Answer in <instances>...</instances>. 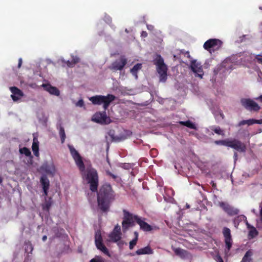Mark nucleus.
<instances>
[{
  "label": "nucleus",
  "instance_id": "f257e3e1",
  "mask_svg": "<svg viewBox=\"0 0 262 262\" xmlns=\"http://www.w3.org/2000/svg\"><path fill=\"white\" fill-rule=\"evenodd\" d=\"M115 96L112 94H108L107 96L96 95L91 97L89 100L94 105H101L103 104L104 111L103 112L96 113L92 118V120L95 122L101 124H108L111 123L110 117H107L105 111L108 108L110 103L115 99Z\"/></svg>",
  "mask_w": 262,
  "mask_h": 262
},
{
  "label": "nucleus",
  "instance_id": "f03ea898",
  "mask_svg": "<svg viewBox=\"0 0 262 262\" xmlns=\"http://www.w3.org/2000/svg\"><path fill=\"white\" fill-rule=\"evenodd\" d=\"M115 194L111 186L108 184H104L97 194L98 204L103 211L107 210L111 202L115 200Z\"/></svg>",
  "mask_w": 262,
  "mask_h": 262
},
{
  "label": "nucleus",
  "instance_id": "7ed1b4c3",
  "mask_svg": "<svg viewBox=\"0 0 262 262\" xmlns=\"http://www.w3.org/2000/svg\"><path fill=\"white\" fill-rule=\"evenodd\" d=\"M79 169L84 178L90 184V189L92 192H97L98 189L99 179L97 170L88 166L86 168L85 165H79Z\"/></svg>",
  "mask_w": 262,
  "mask_h": 262
},
{
  "label": "nucleus",
  "instance_id": "20e7f679",
  "mask_svg": "<svg viewBox=\"0 0 262 262\" xmlns=\"http://www.w3.org/2000/svg\"><path fill=\"white\" fill-rule=\"evenodd\" d=\"M157 73L159 74L160 81L165 82L167 78L168 68L160 55H157L154 60Z\"/></svg>",
  "mask_w": 262,
  "mask_h": 262
},
{
  "label": "nucleus",
  "instance_id": "39448f33",
  "mask_svg": "<svg viewBox=\"0 0 262 262\" xmlns=\"http://www.w3.org/2000/svg\"><path fill=\"white\" fill-rule=\"evenodd\" d=\"M123 218L122 222V230L125 232L130 227L135 225V222H136L137 215H134L130 214L126 210H123Z\"/></svg>",
  "mask_w": 262,
  "mask_h": 262
},
{
  "label": "nucleus",
  "instance_id": "423d86ee",
  "mask_svg": "<svg viewBox=\"0 0 262 262\" xmlns=\"http://www.w3.org/2000/svg\"><path fill=\"white\" fill-rule=\"evenodd\" d=\"M241 103L245 108L251 112H257L260 109L259 105L253 100L250 98H242L241 100Z\"/></svg>",
  "mask_w": 262,
  "mask_h": 262
},
{
  "label": "nucleus",
  "instance_id": "0eeeda50",
  "mask_svg": "<svg viewBox=\"0 0 262 262\" xmlns=\"http://www.w3.org/2000/svg\"><path fill=\"white\" fill-rule=\"evenodd\" d=\"M95 243L97 248L104 254L110 256L107 248L102 242V237L100 231L98 230L95 232Z\"/></svg>",
  "mask_w": 262,
  "mask_h": 262
},
{
  "label": "nucleus",
  "instance_id": "6e6552de",
  "mask_svg": "<svg viewBox=\"0 0 262 262\" xmlns=\"http://www.w3.org/2000/svg\"><path fill=\"white\" fill-rule=\"evenodd\" d=\"M222 45V42L218 39H210L207 40L203 45L204 48L210 52L211 50L213 51L219 50Z\"/></svg>",
  "mask_w": 262,
  "mask_h": 262
},
{
  "label": "nucleus",
  "instance_id": "1a4fd4ad",
  "mask_svg": "<svg viewBox=\"0 0 262 262\" xmlns=\"http://www.w3.org/2000/svg\"><path fill=\"white\" fill-rule=\"evenodd\" d=\"M223 234L225 238V251L227 253L230 251L232 245V239L230 229L227 227H224L223 229Z\"/></svg>",
  "mask_w": 262,
  "mask_h": 262
},
{
  "label": "nucleus",
  "instance_id": "9d476101",
  "mask_svg": "<svg viewBox=\"0 0 262 262\" xmlns=\"http://www.w3.org/2000/svg\"><path fill=\"white\" fill-rule=\"evenodd\" d=\"M229 147L233 148L239 152H245L246 150V145L244 143L237 139L230 140Z\"/></svg>",
  "mask_w": 262,
  "mask_h": 262
},
{
  "label": "nucleus",
  "instance_id": "9b49d317",
  "mask_svg": "<svg viewBox=\"0 0 262 262\" xmlns=\"http://www.w3.org/2000/svg\"><path fill=\"white\" fill-rule=\"evenodd\" d=\"M126 63L127 59L124 56H121L119 59L114 61L109 69L114 71H121L124 68Z\"/></svg>",
  "mask_w": 262,
  "mask_h": 262
},
{
  "label": "nucleus",
  "instance_id": "f8f14e48",
  "mask_svg": "<svg viewBox=\"0 0 262 262\" xmlns=\"http://www.w3.org/2000/svg\"><path fill=\"white\" fill-rule=\"evenodd\" d=\"M190 69L195 74V76L202 78L204 72L201 63L197 62L196 60H192L190 62Z\"/></svg>",
  "mask_w": 262,
  "mask_h": 262
},
{
  "label": "nucleus",
  "instance_id": "ddd939ff",
  "mask_svg": "<svg viewBox=\"0 0 262 262\" xmlns=\"http://www.w3.org/2000/svg\"><path fill=\"white\" fill-rule=\"evenodd\" d=\"M120 227L119 225L115 226L113 231L109 234V241L113 242H117L121 238Z\"/></svg>",
  "mask_w": 262,
  "mask_h": 262
},
{
  "label": "nucleus",
  "instance_id": "4468645a",
  "mask_svg": "<svg viewBox=\"0 0 262 262\" xmlns=\"http://www.w3.org/2000/svg\"><path fill=\"white\" fill-rule=\"evenodd\" d=\"M220 206L229 215L233 216L236 215L239 212L238 209L228 204L222 202L220 204Z\"/></svg>",
  "mask_w": 262,
  "mask_h": 262
},
{
  "label": "nucleus",
  "instance_id": "2eb2a0df",
  "mask_svg": "<svg viewBox=\"0 0 262 262\" xmlns=\"http://www.w3.org/2000/svg\"><path fill=\"white\" fill-rule=\"evenodd\" d=\"M10 89L12 93L11 95V97L14 101L18 100L24 96L23 92L16 86H12Z\"/></svg>",
  "mask_w": 262,
  "mask_h": 262
},
{
  "label": "nucleus",
  "instance_id": "dca6fc26",
  "mask_svg": "<svg viewBox=\"0 0 262 262\" xmlns=\"http://www.w3.org/2000/svg\"><path fill=\"white\" fill-rule=\"evenodd\" d=\"M69 149L70 150L71 154L73 159H74L76 164H84L81 156L80 155L79 152L74 148V147L70 146Z\"/></svg>",
  "mask_w": 262,
  "mask_h": 262
},
{
  "label": "nucleus",
  "instance_id": "f3484780",
  "mask_svg": "<svg viewBox=\"0 0 262 262\" xmlns=\"http://www.w3.org/2000/svg\"><path fill=\"white\" fill-rule=\"evenodd\" d=\"M40 182L42 187L43 193L45 196L48 195V190L50 186V181L48 178L43 175L40 179Z\"/></svg>",
  "mask_w": 262,
  "mask_h": 262
},
{
  "label": "nucleus",
  "instance_id": "a211bd4d",
  "mask_svg": "<svg viewBox=\"0 0 262 262\" xmlns=\"http://www.w3.org/2000/svg\"><path fill=\"white\" fill-rule=\"evenodd\" d=\"M41 86L43 88L44 90L48 92L50 94L58 96L60 95L59 90L55 87L52 86L50 84L43 83Z\"/></svg>",
  "mask_w": 262,
  "mask_h": 262
},
{
  "label": "nucleus",
  "instance_id": "6ab92c4d",
  "mask_svg": "<svg viewBox=\"0 0 262 262\" xmlns=\"http://www.w3.org/2000/svg\"><path fill=\"white\" fill-rule=\"evenodd\" d=\"M136 222L140 225L141 229L144 231H150L152 229L150 225L142 220L139 216L136 217Z\"/></svg>",
  "mask_w": 262,
  "mask_h": 262
},
{
  "label": "nucleus",
  "instance_id": "aec40b11",
  "mask_svg": "<svg viewBox=\"0 0 262 262\" xmlns=\"http://www.w3.org/2000/svg\"><path fill=\"white\" fill-rule=\"evenodd\" d=\"M241 61L245 64L248 63H251L255 59L253 58V55L249 53H244L243 54V57L241 58Z\"/></svg>",
  "mask_w": 262,
  "mask_h": 262
},
{
  "label": "nucleus",
  "instance_id": "412c9836",
  "mask_svg": "<svg viewBox=\"0 0 262 262\" xmlns=\"http://www.w3.org/2000/svg\"><path fill=\"white\" fill-rule=\"evenodd\" d=\"M136 253L137 255L151 254L153 253V251L149 246H146L138 249Z\"/></svg>",
  "mask_w": 262,
  "mask_h": 262
},
{
  "label": "nucleus",
  "instance_id": "4be33fe9",
  "mask_svg": "<svg viewBox=\"0 0 262 262\" xmlns=\"http://www.w3.org/2000/svg\"><path fill=\"white\" fill-rule=\"evenodd\" d=\"M32 149L34 155L38 157L39 156V142L36 138L33 139Z\"/></svg>",
  "mask_w": 262,
  "mask_h": 262
},
{
  "label": "nucleus",
  "instance_id": "5701e85b",
  "mask_svg": "<svg viewBox=\"0 0 262 262\" xmlns=\"http://www.w3.org/2000/svg\"><path fill=\"white\" fill-rule=\"evenodd\" d=\"M42 168L45 169L46 172L49 174L53 175L56 171L54 165H45V166L43 167Z\"/></svg>",
  "mask_w": 262,
  "mask_h": 262
},
{
  "label": "nucleus",
  "instance_id": "b1692460",
  "mask_svg": "<svg viewBox=\"0 0 262 262\" xmlns=\"http://www.w3.org/2000/svg\"><path fill=\"white\" fill-rule=\"evenodd\" d=\"M253 252L251 250L248 251L243 257L241 262H251Z\"/></svg>",
  "mask_w": 262,
  "mask_h": 262
},
{
  "label": "nucleus",
  "instance_id": "393cba45",
  "mask_svg": "<svg viewBox=\"0 0 262 262\" xmlns=\"http://www.w3.org/2000/svg\"><path fill=\"white\" fill-rule=\"evenodd\" d=\"M52 201L51 198L48 200L46 199L45 203L42 205L43 210H49L52 205Z\"/></svg>",
  "mask_w": 262,
  "mask_h": 262
},
{
  "label": "nucleus",
  "instance_id": "a878e982",
  "mask_svg": "<svg viewBox=\"0 0 262 262\" xmlns=\"http://www.w3.org/2000/svg\"><path fill=\"white\" fill-rule=\"evenodd\" d=\"M254 124V119H250L247 120H242L238 123V125L241 126L245 124L248 125H251Z\"/></svg>",
  "mask_w": 262,
  "mask_h": 262
},
{
  "label": "nucleus",
  "instance_id": "bb28decb",
  "mask_svg": "<svg viewBox=\"0 0 262 262\" xmlns=\"http://www.w3.org/2000/svg\"><path fill=\"white\" fill-rule=\"evenodd\" d=\"M19 150L21 154H24L27 157H30L31 155L30 149L26 147L20 148Z\"/></svg>",
  "mask_w": 262,
  "mask_h": 262
},
{
  "label": "nucleus",
  "instance_id": "cd10ccee",
  "mask_svg": "<svg viewBox=\"0 0 262 262\" xmlns=\"http://www.w3.org/2000/svg\"><path fill=\"white\" fill-rule=\"evenodd\" d=\"M59 134L61 138V142L62 143H63L65 141L66 136L64 132V129L63 127H60Z\"/></svg>",
  "mask_w": 262,
  "mask_h": 262
},
{
  "label": "nucleus",
  "instance_id": "c85d7f7f",
  "mask_svg": "<svg viewBox=\"0 0 262 262\" xmlns=\"http://www.w3.org/2000/svg\"><path fill=\"white\" fill-rule=\"evenodd\" d=\"M230 141V139L217 140V141H215V144H218V145H222L229 147Z\"/></svg>",
  "mask_w": 262,
  "mask_h": 262
},
{
  "label": "nucleus",
  "instance_id": "c756f323",
  "mask_svg": "<svg viewBox=\"0 0 262 262\" xmlns=\"http://www.w3.org/2000/svg\"><path fill=\"white\" fill-rule=\"evenodd\" d=\"M174 253L181 256V257H184L186 253V251L180 248H176L174 249Z\"/></svg>",
  "mask_w": 262,
  "mask_h": 262
},
{
  "label": "nucleus",
  "instance_id": "7c9ffc66",
  "mask_svg": "<svg viewBox=\"0 0 262 262\" xmlns=\"http://www.w3.org/2000/svg\"><path fill=\"white\" fill-rule=\"evenodd\" d=\"M176 172L180 174H183L185 172L183 170H182V168H184L183 167V165H174L173 166Z\"/></svg>",
  "mask_w": 262,
  "mask_h": 262
},
{
  "label": "nucleus",
  "instance_id": "2f4dec72",
  "mask_svg": "<svg viewBox=\"0 0 262 262\" xmlns=\"http://www.w3.org/2000/svg\"><path fill=\"white\" fill-rule=\"evenodd\" d=\"M257 235V231L256 229L254 227H251L249 232V237L250 238H252Z\"/></svg>",
  "mask_w": 262,
  "mask_h": 262
},
{
  "label": "nucleus",
  "instance_id": "473e14b6",
  "mask_svg": "<svg viewBox=\"0 0 262 262\" xmlns=\"http://www.w3.org/2000/svg\"><path fill=\"white\" fill-rule=\"evenodd\" d=\"M141 68L142 64L140 63H137L130 70V72L133 74H136L139 70L141 69Z\"/></svg>",
  "mask_w": 262,
  "mask_h": 262
},
{
  "label": "nucleus",
  "instance_id": "72a5a7b5",
  "mask_svg": "<svg viewBox=\"0 0 262 262\" xmlns=\"http://www.w3.org/2000/svg\"><path fill=\"white\" fill-rule=\"evenodd\" d=\"M212 130L216 134L218 135H224V132L220 127L217 126L212 129Z\"/></svg>",
  "mask_w": 262,
  "mask_h": 262
},
{
  "label": "nucleus",
  "instance_id": "f704fd0d",
  "mask_svg": "<svg viewBox=\"0 0 262 262\" xmlns=\"http://www.w3.org/2000/svg\"><path fill=\"white\" fill-rule=\"evenodd\" d=\"M185 126L189 127L190 128H191V129L195 128V125L189 120L187 121V123L186 124Z\"/></svg>",
  "mask_w": 262,
  "mask_h": 262
},
{
  "label": "nucleus",
  "instance_id": "c9c22d12",
  "mask_svg": "<svg viewBox=\"0 0 262 262\" xmlns=\"http://www.w3.org/2000/svg\"><path fill=\"white\" fill-rule=\"evenodd\" d=\"M77 63H78L77 59H76V60H74V61H69V60H68L67 62V65L69 67H73Z\"/></svg>",
  "mask_w": 262,
  "mask_h": 262
},
{
  "label": "nucleus",
  "instance_id": "e433bc0d",
  "mask_svg": "<svg viewBox=\"0 0 262 262\" xmlns=\"http://www.w3.org/2000/svg\"><path fill=\"white\" fill-rule=\"evenodd\" d=\"M137 241H138V239L134 238L129 242V249H133L134 246L137 244Z\"/></svg>",
  "mask_w": 262,
  "mask_h": 262
},
{
  "label": "nucleus",
  "instance_id": "4c0bfd02",
  "mask_svg": "<svg viewBox=\"0 0 262 262\" xmlns=\"http://www.w3.org/2000/svg\"><path fill=\"white\" fill-rule=\"evenodd\" d=\"M254 59L256 60V61L259 63L262 64V55H257L254 57Z\"/></svg>",
  "mask_w": 262,
  "mask_h": 262
},
{
  "label": "nucleus",
  "instance_id": "58836bf2",
  "mask_svg": "<svg viewBox=\"0 0 262 262\" xmlns=\"http://www.w3.org/2000/svg\"><path fill=\"white\" fill-rule=\"evenodd\" d=\"M150 154L152 157H155L158 155V150L155 148H152L150 151Z\"/></svg>",
  "mask_w": 262,
  "mask_h": 262
},
{
  "label": "nucleus",
  "instance_id": "ea45409f",
  "mask_svg": "<svg viewBox=\"0 0 262 262\" xmlns=\"http://www.w3.org/2000/svg\"><path fill=\"white\" fill-rule=\"evenodd\" d=\"M90 262H104L100 257H96L90 260Z\"/></svg>",
  "mask_w": 262,
  "mask_h": 262
},
{
  "label": "nucleus",
  "instance_id": "a19ab883",
  "mask_svg": "<svg viewBox=\"0 0 262 262\" xmlns=\"http://www.w3.org/2000/svg\"><path fill=\"white\" fill-rule=\"evenodd\" d=\"M76 105L80 107H82L84 106V101L82 99H80L76 103Z\"/></svg>",
  "mask_w": 262,
  "mask_h": 262
},
{
  "label": "nucleus",
  "instance_id": "79ce46f5",
  "mask_svg": "<svg viewBox=\"0 0 262 262\" xmlns=\"http://www.w3.org/2000/svg\"><path fill=\"white\" fill-rule=\"evenodd\" d=\"M109 135L110 136H111L113 140H114V141H120V139H119V138H116V137H114V134H112V131H110L108 133Z\"/></svg>",
  "mask_w": 262,
  "mask_h": 262
},
{
  "label": "nucleus",
  "instance_id": "37998d69",
  "mask_svg": "<svg viewBox=\"0 0 262 262\" xmlns=\"http://www.w3.org/2000/svg\"><path fill=\"white\" fill-rule=\"evenodd\" d=\"M215 260L216 262H224L222 258L219 255L215 256Z\"/></svg>",
  "mask_w": 262,
  "mask_h": 262
},
{
  "label": "nucleus",
  "instance_id": "c03bdc74",
  "mask_svg": "<svg viewBox=\"0 0 262 262\" xmlns=\"http://www.w3.org/2000/svg\"><path fill=\"white\" fill-rule=\"evenodd\" d=\"M183 167H184V168H182V170H183L185 172L183 173L182 174H185L187 173V170L189 169V167L188 166V165H183Z\"/></svg>",
  "mask_w": 262,
  "mask_h": 262
},
{
  "label": "nucleus",
  "instance_id": "a18cd8bd",
  "mask_svg": "<svg viewBox=\"0 0 262 262\" xmlns=\"http://www.w3.org/2000/svg\"><path fill=\"white\" fill-rule=\"evenodd\" d=\"M149 161L147 159L145 158H143L140 159L139 162L140 164H142V163H148Z\"/></svg>",
  "mask_w": 262,
  "mask_h": 262
},
{
  "label": "nucleus",
  "instance_id": "49530a36",
  "mask_svg": "<svg viewBox=\"0 0 262 262\" xmlns=\"http://www.w3.org/2000/svg\"><path fill=\"white\" fill-rule=\"evenodd\" d=\"M146 27H147V28L148 30L149 31H152L154 30V26L151 25H146Z\"/></svg>",
  "mask_w": 262,
  "mask_h": 262
},
{
  "label": "nucleus",
  "instance_id": "de8ad7c7",
  "mask_svg": "<svg viewBox=\"0 0 262 262\" xmlns=\"http://www.w3.org/2000/svg\"><path fill=\"white\" fill-rule=\"evenodd\" d=\"M254 124H262V119L256 120L254 119Z\"/></svg>",
  "mask_w": 262,
  "mask_h": 262
},
{
  "label": "nucleus",
  "instance_id": "09e8293b",
  "mask_svg": "<svg viewBox=\"0 0 262 262\" xmlns=\"http://www.w3.org/2000/svg\"><path fill=\"white\" fill-rule=\"evenodd\" d=\"M141 36L142 37H146L147 36V33L146 31H142Z\"/></svg>",
  "mask_w": 262,
  "mask_h": 262
},
{
  "label": "nucleus",
  "instance_id": "8fccbe9b",
  "mask_svg": "<svg viewBox=\"0 0 262 262\" xmlns=\"http://www.w3.org/2000/svg\"><path fill=\"white\" fill-rule=\"evenodd\" d=\"M23 63V60L21 58H19L18 59V68H20L21 66Z\"/></svg>",
  "mask_w": 262,
  "mask_h": 262
},
{
  "label": "nucleus",
  "instance_id": "3c124183",
  "mask_svg": "<svg viewBox=\"0 0 262 262\" xmlns=\"http://www.w3.org/2000/svg\"><path fill=\"white\" fill-rule=\"evenodd\" d=\"M255 99L262 103V95H260L259 96L255 98Z\"/></svg>",
  "mask_w": 262,
  "mask_h": 262
},
{
  "label": "nucleus",
  "instance_id": "603ef678",
  "mask_svg": "<svg viewBox=\"0 0 262 262\" xmlns=\"http://www.w3.org/2000/svg\"><path fill=\"white\" fill-rule=\"evenodd\" d=\"M106 173L108 175L111 176L113 179H115L116 178V176L111 173L110 172L107 171Z\"/></svg>",
  "mask_w": 262,
  "mask_h": 262
},
{
  "label": "nucleus",
  "instance_id": "864d4df0",
  "mask_svg": "<svg viewBox=\"0 0 262 262\" xmlns=\"http://www.w3.org/2000/svg\"><path fill=\"white\" fill-rule=\"evenodd\" d=\"M234 163H236V161L237 160V154L236 152H234Z\"/></svg>",
  "mask_w": 262,
  "mask_h": 262
},
{
  "label": "nucleus",
  "instance_id": "5fc2aeb1",
  "mask_svg": "<svg viewBox=\"0 0 262 262\" xmlns=\"http://www.w3.org/2000/svg\"><path fill=\"white\" fill-rule=\"evenodd\" d=\"M187 123V121H179V123L181 125H184V126H185L186 125V124Z\"/></svg>",
  "mask_w": 262,
  "mask_h": 262
},
{
  "label": "nucleus",
  "instance_id": "6e6d98bb",
  "mask_svg": "<svg viewBox=\"0 0 262 262\" xmlns=\"http://www.w3.org/2000/svg\"><path fill=\"white\" fill-rule=\"evenodd\" d=\"M123 168L124 169H129L130 168V165L127 164V165H123Z\"/></svg>",
  "mask_w": 262,
  "mask_h": 262
},
{
  "label": "nucleus",
  "instance_id": "4d7b16f0",
  "mask_svg": "<svg viewBox=\"0 0 262 262\" xmlns=\"http://www.w3.org/2000/svg\"><path fill=\"white\" fill-rule=\"evenodd\" d=\"M134 234L135 236V239H138V233L137 231H135L134 232Z\"/></svg>",
  "mask_w": 262,
  "mask_h": 262
},
{
  "label": "nucleus",
  "instance_id": "13d9d810",
  "mask_svg": "<svg viewBox=\"0 0 262 262\" xmlns=\"http://www.w3.org/2000/svg\"><path fill=\"white\" fill-rule=\"evenodd\" d=\"M76 59H77V60H78V62H79V59L78 57H75L73 58V59H72V61L76 60Z\"/></svg>",
  "mask_w": 262,
  "mask_h": 262
},
{
  "label": "nucleus",
  "instance_id": "bf43d9fd",
  "mask_svg": "<svg viewBox=\"0 0 262 262\" xmlns=\"http://www.w3.org/2000/svg\"><path fill=\"white\" fill-rule=\"evenodd\" d=\"M42 241H46V239H47V236L46 235H44L43 237H42Z\"/></svg>",
  "mask_w": 262,
  "mask_h": 262
},
{
  "label": "nucleus",
  "instance_id": "052dcab7",
  "mask_svg": "<svg viewBox=\"0 0 262 262\" xmlns=\"http://www.w3.org/2000/svg\"><path fill=\"white\" fill-rule=\"evenodd\" d=\"M220 116H221V117L222 118V119H224V114H223V113H220Z\"/></svg>",
  "mask_w": 262,
  "mask_h": 262
},
{
  "label": "nucleus",
  "instance_id": "680f3d73",
  "mask_svg": "<svg viewBox=\"0 0 262 262\" xmlns=\"http://www.w3.org/2000/svg\"><path fill=\"white\" fill-rule=\"evenodd\" d=\"M3 182V179L1 177H0V184Z\"/></svg>",
  "mask_w": 262,
  "mask_h": 262
},
{
  "label": "nucleus",
  "instance_id": "e2e57ef3",
  "mask_svg": "<svg viewBox=\"0 0 262 262\" xmlns=\"http://www.w3.org/2000/svg\"><path fill=\"white\" fill-rule=\"evenodd\" d=\"M186 54L188 55V56H188V57H189H189H190V55H189V52H188V51H187V52H186Z\"/></svg>",
  "mask_w": 262,
  "mask_h": 262
},
{
  "label": "nucleus",
  "instance_id": "0e129e2a",
  "mask_svg": "<svg viewBox=\"0 0 262 262\" xmlns=\"http://www.w3.org/2000/svg\"><path fill=\"white\" fill-rule=\"evenodd\" d=\"M252 211L254 213H255V209H252Z\"/></svg>",
  "mask_w": 262,
  "mask_h": 262
},
{
  "label": "nucleus",
  "instance_id": "69168bd1",
  "mask_svg": "<svg viewBox=\"0 0 262 262\" xmlns=\"http://www.w3.org/2000/svg\"><path fill=\"white\" fill-rule=\"evenodd\" d=\"M186 207H187V208H189L190 207V206H189V205L187 204V205H186Z\"/></svg>",
  "mask_w": 262,
  "mask_h": 262
},
{
  "label": "nucleus",
  "instance_id": "338daca9",
  "mask_svg": "<svg viewBox=\"0 0 262 262\" xmlns=\"http://www.w3.org/2000/svg\"><path fill=\"white\" fill-rule=\"evenodd\" d=\"M123 164H127V163H124Z\"/></svg>",
  "mask_w": 262,
  "mask_h": 262
}]
</instances>
